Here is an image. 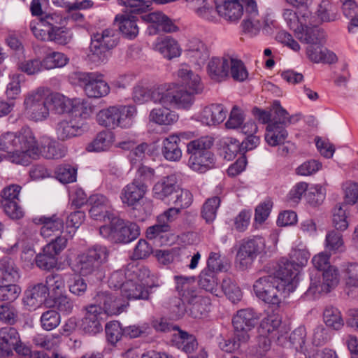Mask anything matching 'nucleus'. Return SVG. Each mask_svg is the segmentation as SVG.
I'll use <instances>...</instances> for the list:
<instances>
[{
    "label": "nucleus",
    "instance_id": "nucleus-18",
    "mask_svg": "<svg viewBox=\"0 0 358 358\" xmlns=\"http://www.w3.org/2000/svg\"><path fill=\"white\" fill-rule=\"evenodd\" d=\"M294 290V283L292 281V278L287 276L282 278L280 282L266 292L259 295L257 297L267 303L271 305L279 306L281 303V296L282 293L287 292L288 294Z\"/></svg>",
    "mask_w": 358,
    "mask_h": 358
},
{
    "label": "nucleus",
    "instance_id": "nucleus-61",
    "mask_svg": "<svg viewBox=\"0 0 358 358\" xmlns=\"http://www.w3.org/2000/svg\"><path fill=\"white\" fill-rule=\"evenodd\" d=\"M140 235V228L134 222H125L120 235V243H127L137 238Z\"/></svg>",
    "mask_w": 358,
    "mask_h": 358
},
{
    "label": "nucleus",
    "instance_id": "nucleus-47",
    "mask_svg": "<svg viewBox=\"0 0 358 358\" xmlns=\"http://www.w3.org/2000/svg\"><path fill=\"white\" fill-rule=\"evenodd\" d=\"M346 206L336 205L333 210L332 224L338 231H345L348 227V217L346 215Z\"/></svg>",
    "mask_w": 358,
    "mask_h": 358
},
{
    "label": "nucleus",
    "instance_id": "nucleus-29",
    "mask_svg": "<svg viewBox=\"0 0 358 358\" xmlns=\"http://www.w3.org/2000/svg\"><path fill=\"white\" fill-rule=\"evenodd\" d=\"M90 208L89 213L90 216L94 220H101L108 216V215L110 204L108 199L102 194H94L90 196L87 200Z\"/></svg>",
    "mask_w": 358,
    "mask_h": 358
},
{
    "label": "nucleus",
    "instance_id": "nucleus-15",
    "mask_svg": "<svg viewBox=\"0 0 358 358\" xmlns=\"http://www.w3.org/2000/svg\"><path fill=\"white\" fill-rule=\"evenodd\" d=\"M179 187L178 179L175 174L163 177L154 185L153 196L170 203Z\"/></svg>",
    "mask_w": 358,
    "mask_h": 358
},
{
    "label": "nucleus",
    "instance_id": "nucleus-6",
    "mask_svg": "<svg viewBox=\"0 0 358 358\" xmlns=\"http://www.w3.org/2000/svg\"><path fill=\"white\" fill-rule=\"evenodd\" d=\"M275 116L274 122L267 124L265 141L271 146L284 144L288 136L286 127L294 122L298 121L296 115H289L285 109L275 103Z\"/></svg>",
    "mask_w": 358,
    "mask_h": 358
},
{
    "label": "nucleus",
    "instance_id": "nucleus-63",
    "mask_svg": "<svg viewBox=\"0 0 358 358\" xmlns=\"http://www.w3.org/2000/svg\"><path fill=\"white\" fill-rule=\"evenodd\" d=\"M42 155L48 159H58L65 155V150L57 142L51 141L43 147Z\"/></svg>",
    "mask_w": 358,
    "mask_h": 358
},
{
    "label": "nucleus",
    "instance_id": "nucleus-52",
    "mask_svg": "<svg viewBox=\"0 0 358 358\" xmlns=\"http://www.w3.org/2000/svg\"><path fill=\"white\" fill-rule=\"evenodd\" d=\"M220 201V199L218 196H213L208 199L204 203L201 210V215L203 218L206 220V222H211L215 220Z\"/></svg>",
    "mask_w": 358,
    "mask_h": 358
},
{
    "label": "nucleus",
    "instance_id": "nucleus-45",
    "mask_svg": "<svg viewBox=\"0 0 358 358\" xmlns=\"http://www.w3.org/2000/svg\"><path fill=\"white\" fill-rule=\"evenodd\" d=\"M199 280V286L207 292H209L215 296H219L217 292V280L215 276L214 271L203 270L200 273Z\"/></svg>",
    "mask_w": 358,
    "mask_h": 358
},
{
    "label": "nucleus",
    "instance_id": "nucleus-11",
    "mask_svg": "<svg viewBox=\"0 0 358 358\" xmlns=\"http://www.w3.org/2000/svg\"><path fill=\"white\" fill-rule=\"evenodd\" d=\"M265 248V241L260 236L243 240L236 254L243 268L251 264L253 260L261 254Z\"/></svg>",
    "mask_w": 358,
    "mask_h": 358
},
{
    "label": "nucleus",
    "instance_id": "nucleus-46",
    "mask_svg": "<svg viewBox=\"0 0 358 358\" xmlns=\"http://www.w3.org/2000/svg\"><path fill=\"white\" fill-rule=\"evenodd\" d=\"M21 288L16 282H4L0 285V301L10 303L17 299Z\"/></svg>",
    "mask_w": 358,
    "mask_h": 358
},
{
    "label": "nucleus",
    "instance_id": "nucleus-9",
    "mask_svg": "<svg viewBox=\"0 0 358 358\" xmlns=\"http://www.w3.org/2000/svg\"><path fill=\"white\" fill-rule=\"evenodd\" d=\"M171 88L161 86L152 90H148L143 87L137 86L134 89L133 99L139 104L150 99L155 103L168 106L174 103L176 99L179 96Z\"/></svg>",
    "mask_w": 358,
    "mask_h": 358
},
{
    "label": "nucleus",
    "instance_id": "nucleus-36",
    "mask_svg": "<svg viewBox=\"0 0 358 358\" xmlns=\"http://www.w3.org/2000/svg\"><path fill=\"white\" fill-rule=\"evenodd\" d=\"M122 294L128 299H148V288L140 282L126 281Z\"/></svg>",
    "mask_w": 358,
    "mask_h": 358
},
{
    "label": "nucleus",
    "instance_id": "nucleus-39",
    "mask_svg": "<svg viewBox=\"0 0 358 358\" xmlns=\"http://www.w3.org/2000/svg\"><path fill=\"white\" fill-rule=\"evenodd\" d=\"M213 145V138L202 136L192 140L187 144V152L189 157L198 156L209 151Z\"/></svg>",
    "mask_w": 358,
    "mask_h": 358
},
{
    "label": "nucleus",
    "instance_id": "nucleus-59",
    "mask_svg": "<svg viewBox=\"0 0 358 358\" xmlns=\"http://www.w3.org/2000/svg\"><path fill=\"white\" fill-rule=\"evenodd\" d=\"M56 178L62 183H70L76 181L77 170L70 165L59 166L55 171Z\"/></svg>",
    "mask_w": 358,
    "mask_h": 358
},
{
    "label": "nucleus",
    "instance_id": "nucleus-12",
    "mask_svg": "<svg viewBox=\"0 0 358 358\" xmlns=\"http://www.w3.org/2000/svg\"><path fill=\"white\" fill-rule=\"evenodd\" d=\"M257 317L253 310L241 309L232 318L234 331L239 339L249 341L250 331L255 327Z\"/></svg>",
    "mask_w": 358,
    "mask_h": 358
},
{
    "label": "nucleus",
    "instance_id": "nucleus-3",
    "mask_svg": "<svg viewBox=\"0 0 358 358\" xmlns=\"http://www.w3.org/2000/svg\"><path fill=\"white\" fill-rule=\"evenodd\" d=\"M118 43L119 36L116 29L108 28L100 33L93 34L87 54L89 61L95 65L106 63L110 57V50Z\"/></svg>",
    "mask_w": 358,
    "mask_h": 358
},
{
    "label": "nucleus",
    "instance_id": "nucleus-32",
    "mask_svg": "<svg viewBox=\"0 0 358 358\" xmlns=\"http://www.w3.org/2000/svg\"><path fill=\"white\" fill-rule=\"evenodd\" d=\"M208 69L211 79L220 82L229 76V61L224 57H214L208 63Z\"/></svg>",
    "mask_w": 358,
    "mask_h": 358
},
{
    "label": "nucleus",
    "instance_id": "nucleus-43",
    "mask_svg": "<svg viewBox=\"0 0 358 358\" xmlns=\"http://www.w3.org/2000/svg\"><path fill=\"white\" fill-rule=\"evenodd\" d=\"M43 70H51L64 66L69 62V58L59 52H52L47 54L41 60Z\"/></svg>",
    "mask_w": 358,
    "mask_h": 358
},
{
    "label": "nucleus",
    "instance_id": "nucleus-42",
    "mask_svg": "<svg viewBox=\"0 0 358 358\" xmlns=\"http://www.w3.org/2000/svg\"><path fill=\"white\" fill-rule=\"evenodd\" d=\"M178 331V337L176 338L178 348L187 354L193 352L198 346L195 336L180 329Z\"/></svg>",
    "mask_w": 358,
    "mask_h": 358
},
{
    "label": "nucleus",
    "instance_id": "nucleus-48",
    "mask_svg": "<svg viewBox=\"0 0 358 358\" xmlns=\"http://www.w3.org/2000/svg\"><path fill=\"white\" fill-rule=\"evenodd\" d=\"M46 246L43 249V252L37 255L35 258L36 266L43 270L49 271L56 267L57 264V256L53 252H47Z\"/></svg>",
    "mask_w": 358,
    "mask_h": 358
},
{
    "label": "nucleus",
    "instance_id": "nucleus-31",
    "mask_svg": "<svg viewBox=\"0 0 358 358\" xmlns=\"http://www.w3.org/2000/svg\"><path fill=\"white\" fill-rule=\"evenodd\" d=\"M110 220L108 225H103L99 228V232L105 238H110L115 243H120V235L124 220L114 216H108Z\"/></svg>",
    "mask_w": 358,
    "mask_h": 358
},
{
    "label": "nucleus",
    "instance_id": "nucleus-21",
    "mask_svg": "<svg viewBox=\"0 0 358 358\" xmlns=\"http://www.w3.org/2000/svg\"><path fill=\"white\" fill-rule=\"evenodd\" d=\"M86 313L82 319L81 329L90 335H95L103 330V319L100 315V308L93 306H87L85 308Z\"/></svg>",
    "mask_w": 358,
    "mask_h": 358
},
{
    "label": "nucleus",
    "instance_id": "nucleus-23",
    "mask_svg": "<svg viewBox=\"0 0 358 358\" xmlns=\"http://www.w3.org/2000/svg\"><path fill=\"white\" fill-rule=\"evenodd\" d=\"M296 37L301 42L309 45H322L325 39L324 31L316 25L309 26L301 22L300 27L295 29Z\"/></svg>",
    "mask_w": 358,
    "mask_h": 358
},
{
    "label": "nucleus",
    "instance_id": "nucleus-49",
    "mask_svg": "<svg viewBox=\"0 0 358 358\" xmlns=\"http://www.w3.org/2000/svg\"><path fill=\"white\" fill-rule=\"evenodd\" d=\"M221 288L226 296L232 303H236L241 299V291L231 278H224L222 282Z\"/></svg>",
    "mask_w": 358,
    "mask_h": 358
},
{
    "label": "nucleus",
    "instance_id": "nucleus-19",
    "mask_svg": "<svg viewBox=\"0 0 358 358\" xmlns=\"http://www.w3.org/2000/svg\"><path fill=\"white\" fill-rule=\"evenodd\" d=\"M17 155L27 154L29 156L37 155L38 143L33 131L29 127H23L16 132Z\"/></svg>",
    "mask_w": 358,
    "mask_h": 358
},
{
    "label": "nucleus",
    "instance_id": "nucleus-56",
    "mask_svg": "<svg viewBox=\"0 0 358 358\" xmlns=\"http://www.w3.org/2000/svg\"><path fill=\"white\" fill-rule=\"evenodd\" d=\"M40 321L43 329L50 331L59 324L60 315L55 310H48L42 314Z\"/></svg>",
    "mask_w": 358,
    "mask_h": 358
},
{
    "label": "nucleus",
    "instance_id": "nucleus-40",
    "mask_svg": "<svg viewBox=\"0 0 358 358\" xmlns=\"http://www.w3.org/2000/svg\"><path fill=\"white\" fill-rule=\"evenodd\" d=\"M187 51L188 55L199 65L203 64L210 56L207 46L198 40L191 41Z\"/></svg>",
    "mask_w": 358,
    "mask_h": 358
},
{
    "label": "nucleus",
    "instance_id": "nucleus-44",
    "mask_svg": "<svg viewBox=\"0 0 358 358\" xmlns=\"http://www.w3.org/2000/svg\"><path fill=\"white\" fill-rule=\"evenodd\" d=\"M324 321L327 327L340 330L344 326V321L340 310L333 306H327L323 313Z\"/></svg>",
    "mask_w": 358,
    "mask_h": 358
},
{
    "label": "nucleus",
    "instance_id": "nucleus-20",
    "mask_svg": "<svg viewBox=\"0 0 358 358\" xmlns=\"http://www.w3.org/2000/svg\"><path fill=\"white\" fill-rule=\"evenodd\" d=\"M123 10L124 13L117 15L115 17V22H118V29L127 38H134L138 34V27L136 22L139 20L137 15L143 13H129L127 12V7Z\"/></svg>",
    "mask_w": 358,
    "mask_h": 358
},
{
    "label": "nucleus",
    "instance_id": "nucleus-4",
    "mask_svg": "<svg viewBox=\"0 0 358 358\" xmlns=\"http://www.w3.org/2000/svg\"><path fill=\"white\" fill-rule=\"evenodd\" d=\"M136 114V109L134 106L120 105L99 110L96 117L99 124L109 129H114L118 127H130Z\"/></svg>",
    "mask_w": 358,
    "mask_h": 358
},
{
    "label": "nucleus",
    "instance_id": "nucleus-14",
    "mask_svg": "<svg viewBox=\"0 0 358 358\" xmlns=\"http://www.w3.org/2000/svg\"><path fill=\"white\" fill-rule=\"evenodd\" d=\"M94 303L90 306L100 308V315H115L120 314L123 310V305L120 299L111 292H99L94 297Z\"/></svg>",
    "mask_w": 358,
    "mask_h": 358
},
{
    "label": "nucleus",
    "instance_id": "nucleus-27",
    "mask_svg": "<svg viewBox=\"0 0 358 358\" xmlns=\"http://www.w3.org/2000/svg\"><path fill=\"white\" fill-rule=\"evenodd\" d=\"M49 101L50 106H52L51 110H55V112L58 114L76 112L80 108L81 110H85L80 115H84V117H86L87 115H90V113L87 112V108L84 106L83 103L77 106H73L71 101L60 94H52Z\"/></svg>",
    "mask_w": 358,
    "mask_h": 358
},
{
    "label": "nucleus",
    "instance_id": "nucleus-22",
    "mask_svg": "<svg viewBox=\"0 0 358 358\" xmlns=\"http://www.w3.org/2000/svg\"><path fill=\"white\" fill-rule=\"evenodd\" d=\"M176 289L180 296V299L185 304H191L194 301L202 300V296L198 294L197 289L192 286L195 282L194 277L175 276Z\"/></svg>",
    "mask_w": 358,
    "mask_h": 358
},
{
    "label": "nucleus",
    "instance_id": "nucleus-55",
    "mask_svg": "<svg viewBox=\"0 0 358 358\" xmlns=\"http://www.w3.org/2000/svg\"><path fill=\"white\" fill-rule=\"evenodd\" d=\"M275 103L278 106H281L279 101H274L273 104L269 108V110H263L257 107H254L252 110V115L256 119L263 124H269L274 122V117L275 116Z\"/></svg>",
    "mask_w": 358,
    "mask_h": 358
},
{
    "label": "nucleus",
    "instance_id": "nucleus-7",
    "mask_svg": "<svg viewBox=\"0 0 358 358\" xmlns=\"http://www.w3.org/2000/svg\"><path fill=\"white\" fill-rule=\"evenodd\" d=\"M13 351L20 356H29L30 358L34 354L29 347L21 342L19 333L15 328L3 327L0 329V358L13 356Z\"/></svg>",
    "mask_w": 358,
    "mask_h": 358
},
{
    "label": "nucleus",
    "instance_id": "nucleus-60",
    "mask_svg": "<svg viewBox=\"0 0 358 358\" xmlns=\"http://www.w3.org/2000/svg\"><path fill=\"white\" fill-rule=\"evenodd\" d=\"M0 150L17 155L16 132L8 131L0 136Z\"/></svg>",
    "mask_w": 358,
    "mask_h": 358
},
{
    "label": "nucleus",
    "instance_id": "nucleus-64",
    "mask_svg": "<svg viewBox=\"0 0 358 358\" xmlns=\"http://www.w3.org/2000/svg\"><path fill=\"white\" fill-rule=\"evenodd\" d=\"M126 281L141 282L145 275H149V271L145 267L129 265L124 270Z\"/></svg>",
    "mask_w": 358,
    "mask_h": 358
},
{
    "label": "nucleus",
    "instance_id": "nucleus-26",
    "mask_svg": "<svg viewBox=\"0 0 358 358\" xmlns=\"http://www.w3.org/2000/svg\"><path fill=\"white\" fill-rule=\"evenodd\" d=\"M62 17L55 13H44L40 17V29L30 24V29L35 36L41 40H45V33L52 31L55 29L60 27Z\"/></svg>",
    "mask_w": 358,
    "mask_h": 358
},
{
    "label": "nucleus",
    "instance_id": "nucleus-24",
    "mask_svg": "<svg viewBox=\"0 0 358 358\" xmlns=\"http://www.w3.org/2000/svg\"><path fill=\"white\" fill-rule=\"evenodd\" d=\"M49 295L48 287L43 283L29 286L24 293L23 303L28 309L40 306Z\"/></svg>",
    "mask_w": 358,
    "mask_h": 358
},
{
    "label": "nucleus",
    "instance_id": "nucleus-33",
    "mask_svg": "<svg viewBox=\"0 0 358 358\" xmlns=\"http://www.w3.org/2000/svg\"><path fill=\"white\" fill-rule=\"evenodd\" d=\"M0 271L6 282H17L20 278V269L10 257L4 256L0 259Z\"/></svg>",
    "mask_w": 358,
    "mask_h": 358
},
{
    "label": "nucleus",
    "instance_id": "nucleus-1",
    "mask_svg": "<svg viewBox=\"0 0 358 358\" xmlns=\"http://www.w3.org/2000/svg\"><path fill=\"white\" fill-rule=\"evenodd\" d=\"M178 76L181 78L182 86L173 87L171 89L179 95L174 103L170 105L161 104L163 108H153L149 115L150 122L159 125H171L176 122L178 115L171 110L170 108H189L194 102V94L203 92V86L200 77L194 74L190 69H182L178 71Z\"/></svg>",
    "mask_w": 358,
    "mask_h": 358
},
{
    "label": "nucleus",
    "instance_id": "nucleus-41",
    "mask_svg": "<svg viewBox=\"0 0 358 358\" xmlns=\"http://www.w3.org/2000/svg\"><path fill=\"white\" fill-rule=\"evenodd\" d=\"M35 222L43 224L41 228V234L43 237H47L46 230L50 229L53 232L60 231L64 228V221L62 219L53 215L50 217L41 216L38 219L35 218Z\"/></svg>",
    "mask_w": 358,
    "mask_h": 358
},
{
    "label": "nucleus",
    "instance_id": "nucleus-35",
    "mask_svg": "<svg viewBox=\"0 0 358 358\" xmlns=\"http://www.w3.org/2000/svg\"><path fill=\"white\" fill-rule=\"evenodd\" d=\"M286 277L285 274H280V269H278L275 272L274 275H268L263 276L257 280L253 285V289L257 296L262 294L264 292L268 291L271 287H273L278 282Z\"/></svg>",
    "mask_w": 358,
    "mask_h": 358
},
{
    "label": "nucleus",
    "instance_id": "nucleus-8",
    "mask_svg": "<svg viewBox=\"0 0 358 358\" xmlns=\"http://www.w3.org/2000/svg\"><path fill=\"white\" fill-rule=\"evenodd\" d=\"M74 78L83 87L85 94L90 98L98 99L106 96L110 92L109 85L103 80L101 74L77 71Z\"/></svg>",
    "mask_w": 358,
    "mask_h": 358
},
{
    "label": "nucleus",
    "instance_id": "nucleus-10",
    "mask_svg": "<svg viewBox=\"0 0 358 358\" xmlns=\"http://www.w3.org/2000/svg\"><path fill=\"white\" fill-rule=\"evenodd\" d=\"M22 187L17 184L6 186L0 192V204L5 214L13 220H19L24 216L20 204V193Z\"/></svg>",
    "mask_w": 358,
    "mask_h": 358
},
{
    "label": "nucleus",
    "instance_id": "nucleus-53",
    "mask_svg": "<svg viewBox=\"0 0 358 358\" xmlns=\"http://www.w3.org/2000/svg\"><path fill=\"white\" fill-rule=\"evenodd\" d=\"M106 338L108 343L114 345L124 336V328L117 321L110 322L105 327Z\"/></svg>",
    "mask_w": 358,
    "mask_h": 358
},
{
    "label": "nucleus",
    "instance_id": "nucleus-30",
    "mask_svg": "<svg viewBox=\"0 0 358 358\" xmlns=\"http://www.w3.org/2000/svg\"><path fill=\"white\" fill-rule=\"evenodd\" d=\"M178 136H169L164 139L161 148L162 156L167 161L178 162L182 157V150Z\"/></svg>",
    "mask_w": 358,
    "mask_h": 358
},
{
    "label": "nucleus",
    "instance_id": "nucleus-5",
    "mask_svg": "<svg viewBox=\"0 0 358 358\" xmlns=\"http://www.w3.org/2000/svg\"><path fill=\"white\" fill-rule=\"evenodd\" d=\"M154 174L155 171L152 169L145 166H140L136 178L122 189L120 198L122 203L128 206H134L139 203L148 190L146 182L152 179Z\"/></svg>",
    "mask_w": 358,
    "mask_h": 358
},
{
    "label": "nucleus",
    "instance_id": "nucleus-25",
    "mask_svg": "<svg viewBox=\"0 0 358 358\" xmlns=\"http://www.w3.org/2000/svg\"><path fill=\"white\" fill-rule=\"evenodd\" d=\"M215 8L217 13L229 21H236L243 15L241 0H216Z\"/></svg>",
    "mask_w": 358,
    "mask_h": 358
},
{
    "label": "nucleus",
    "instance_id": "nucleus-13",
    "mask_svg": "<svg viewBox=\"0 0 358 358\" xmlns=\"http://www.w3.org/2000/svg\"><path fill=\"white\" fill-rule=\"evenodd\" d=\"M309 257L310 254L306 250H294L291 255V260L282 259L278 264L280 274H285L287 278H292V281L294 283L300 268L307 264Z\"/></svg>",
    "mask_w": 358,
    "mask_h": 358
},
{
    "label": "nucleus",
    "instance_id": "nucleus-38",
    "mask_svg": "<svg viewBox=\"0 0 358 358\" xmlns=\"http://www.w3.org/2000/svg\"><path fill=\"white\" fill-rule=\"evenodd\" d=\"M155 48L169 60L180 55V48L178 42L169 36H166L159 41L156 44Z\"/></svg>",
    "mask_w": 358,
    "mask_h": 358
},
{
    "label": "nucleus",
    "instance_id": "nucleus-34",
    "mask_svg": "<svg viewBox=\"0 0 358 358\" xmlns=\"http://www.w3.org/2000/svg\"><path fill=\"white\" fill-rule=\"evenodd\" d=\"M189 166L194 171L203 173L215 166L213 153L209 150L198 156L189 157Z\"/></svg>",
    "mask_w": 358,
    "mask_h": 358
},
{
    "label": "nucleus",
    "instance_id": "nucleus-54",
    "mask_svg": "<svg viewBox=\"0 0 358 358\" xmlns=\"http://www.w3.org/2000/svg\"><path fill=\"white\" fill-rule=\"evenodd\" d=\"M343 3L342 9L343 14L348 18H351L350 24L348 27L349 31L353 27H358V6L354 0H341Z\"/></svg>",
    "mask_w": 358,
    "mask_h": 358
},
{
    "label": "nucleus",
    "instance_id": "nucleus-28",
    "mask_svg": "<svg viewBox=\"0 0 358 358\" xmlns=\"http://www.w3.org/2000/svg\"><path fill=\"white\" fill-rule=\"evenodd\" d=\"M227 110L221 104L206 106L200 114L201 121L208 126L222 123L226 118Z\"/></svg>",
    "mask_w": 358,
    "mask_h": 358
},
{
    "label": "nucleus",
    "instance_id": "nucleus-50",
    "mask_svg": "<svg viewBox=\"0 0 358 358\" xmlns=\"http://www.w3.org/2000/svg\"><path fill=\"white\" fill-rule=\"evenodd\" d=\"M111 143V134L108 131H101L97 134L94 141L87 145L88 151H103L106 150Z\"/></svg>",
    "mask_w": 358,
    "mask_h": 358
},
{
    "label": "nucleus",
    "instance_id": "nucleus-58",
    "mask_svg": "<svg viewBox=\"0 0 358 358\" xmlns=\"http://www.w3.org/2000/svg\"><path fill=\"white\" fill-rule=\"evenodd\" d=\"M322 287H325L326 293L330 292L339 282L338 271L334 266H329L322 273Z\"/></svg>",
    "mask_w": 358,
    "mask_h": 358
},
{
    "label": "nucleus",
    "instance_id": "nucleus-37",
    "mask_svg": "<svg viewBox=\"0 0 358 358\" xmlns=\"http://www.w3.org/2000/svg\"><path fill=\"white\" fill-rule=\"evenodd\" d=\"M55 130L57 138L63 141L80 136L83 131L82 127L76 125L73 121L66 120L59 122Z\"/></svg>",
    "mask_w": 358,
    "mask_h": 358
},
{
    "label": "nucleus",
    "instance_id": "nucleus-2",
    "mask_svg": "<svg viewBox=\"0 0 358 358\" xmlns=\"http://www.w3.org/2000/svg\"><path fill=\"white\" fill-rule=\"evenodd\" d=\"M109 250L106 246L96 244L77 257L76 266L80 275L94 278L101 281L104 277L103 265L108 262Z\"/></svg>",
    "mask_w": 358,
    "mask_h": 358
},
{
    "label": "nucleus",
    "instance_id": "nucleus-17",
    "mask_svg": "<svg viewBox=\"0 0 358 358\" xmlns=\"http://www.w3.org/2000/svg\"><path fill=\"white\" fill-rule=\"evenodd\" d=\"M243 10H245V17L243 22L245 32L256 34L262 27L261 17L255 0H241Z\"/></svg>",
    "mask_w": 358,
    "mask_h": 358
},
{
    "label": "nucleus",
    "instance_id": "nucleus-51",
    "mask_svg": "<svg viewBox=\"0 0 358 358\" xmlns=\"http://www.w3.org/2000/svg\"><path fill=\"white\" fill-rule=\"evenodd\" d=\"M229 73L231 78L238 82H243L248 77V72L244 63L238 59H230Z\"/></svg>",
    "mask_w": 358,
    "mask_h": 358
},
{
    "label": "nucleus",
    "instance_id": "nucleus-57",
    "mask_svg": "<svg viewBox=\"0 0 358 358\" xmlns=\"http://www.w3.org/2000/svg\"><path fill=\"white\" fill-rule=\"evenodd\" d=\"M242 151L241 143L236 139L227 138L223 143L222 155L228 161L234 159L237 153Z\"/></svg>",
    "mask_w": 358,
    "mask_h": 358
},
{
    "label": "nucleus",
    "instance_id": "nucleus-16",
    "mask_svg": "<svg viewBox=\"0 0 358 358\" xmlns=\"http://www.w3.org/2000/svg\"><path fill=\"white\" fill-rule=\"evenodd\" d=\"M142 21L148 22L150 34H156L159 31L173 32L178 30V27L172 20L163 13L157 11L140 15Z\"/></svg>",
    "mask_w": 358,
    "mask_h": 358
},
{
    "label": "nucleus",
    "instance_id": "nucleus-62",
    "mask_svg": "<svg viewBox=\"0 0 358 358\" xmlns=\"http://www.w3.org/2000/svg\"><path fill=\"white\" fill-rule=\"evenodd\" d=\"M327 248L334 252L345 250L343 236L341 233L331 231L326 236Z\"/></svg>",
    "mask_w": 358,
    "mask_h": 358
}]
</instances>
